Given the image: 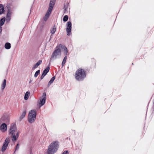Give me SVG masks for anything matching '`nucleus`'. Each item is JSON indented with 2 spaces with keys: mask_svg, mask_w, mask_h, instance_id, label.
<instances>
[{
  "mask_svg": "<svg viewBox=\"0 0 154 154\" xmlns=\"http://www.w3.org/2000/svg\"><path fill=\"white\" fill-rule=\"evenodd\" d=\"M68 16L67 15L65 16L63 18V21H66L68 19Z\"/></svg>",
  "mask_w": 154,
  "mask_h": 154,
  "instance_id": "nucleus-25",
  "label": "nucleus"
},
{
  "mask_svg": "<svg viewBox=\"0 0 154 154\" xmlns=\"http://www.w3.org/2000/svg\"><path fill=\"white\" fill-rule=\"evenodd\" d=\"M62 51L65 55H66L68 53V51H67V49L66 47H63V48Z\"/></svg>",
  "mask_w": 154,
  "mask_h": 154,
  "instance_id": "nucleus-21",
  "label": "nucleus"
},
{
  "mask_svg": "<svg viewBox=\"0 0 154 154\" xmlns=\"http://www.w3.org/2000/svg\"><path fill=\"white\" fill-rule=\"evenodd\" d=\"M20 131L18 130L15 124H12L9 130V134L11 135L12 140L13 141H16L18 138Z\"/></svg>",
  "mask_w": 154,
  "mask_h": 154,
  "instance_id": "nucleus-2",
  "label": "nucleus"
},
{
  "mask_svg": "<svg viewBox=\"0 0 154 154\" xmlns=\"http://www.w3.org/2000/svg\"><path fill=\"white\" fill-rule=\"evenodd\" d=\"M5 17H3L0 20V34L1 33L2 31L1 26L4 24L5 21Z\"/></svg>",
  "mask_w": 154,
  "mask_h": 154,
  "instance_id": "nucleus-12",
  "label": "nucleus"
},
{
  "mask_svg": "<svg viewBox=\"0 0 154 154\" xmlns=\"http://www.w3.org/2000/svg\"><path fill=\"white\" fill-rule=\"evenodd\" d=\"M60 146V143L57 140L52 142L48 146L46 152L47 154H54L58 149Z\"/></svg>",
  "mask_w": 154,
  "mask_h": 154,
  "instance_id": "nucleus-1",
  "label": "nucleus"
},
{
  "mask_svg": "<svg viewBox=\"0 0 154 154\" xmlns=\"http://www.w3.org/2000/svg\"><path fill=\"white\" fill-rule=\"evenodd\" d=\"M2 119L6 123L9 122L10 121L9 118L7 115H3L2 118Z\"/></svg>",
  "mask_w": 154,
  "mask_h": 154,
  "instance_id": "nucleus-10",
  "label": "nucleus"
},
{
  "mask_svg": "<svg viewBox=\"0 0 154 154\" xmlns=\"http://www.w3.org/2000/svg\"><path fill=\"white\" fill-rule=\"evenodd\" d=\"M72 24L69 21L67 22V25L66 28L67 35H70L71 31Z\"/></svg>",
  "mask_w": 154,
  "mask_h": 154,
  "instance_id": "nucleus-8",
  "label": "nucleus"
},
{
  "mask_svg": "<svg viewBox=\"0 0 154 154\" xmlns=\"http://www.w3.org/2000/svg\"><path fill=\"white\" fill-rule=\"evenodd\" d=\"M55 0H51L50 2L49 6L48 9H51L52 11L53 9L54 5L55 3Z\"/></svg>",
  "mask_w": 154,
  "mask_h": 154,
  "instance_id": "nucleus-13",
  "label": "nucleus"
},
{
  "mask_svg": "<svg viewBox=\"0 0 154 154\" xmlns=\"http://www.w3.org/2000/svg\"><path fill=\"white\" fill-rule=\"evenodd\" d=\"M52 11L50 9L49 10L48 9L47 12L45 15V16L44 17V20L45 21H46L48 19L49 15L51 14Z\"/></svg>",
  "mask_w": 154,
  "mask_h": 154,
  "instance_id": "nucleus-11",
  "label": "nucleus"
},
{
  "mask_svg": "<svg viewBox=\"0 0 154 154\" xmlns=\"http://www.w3.org/2000/svg\"><path fill=\"white\" fill-rule=\"evenodd\" d=\"M30 92H26L24 95V99L26 100H28L30 95Z\"/></svg>",
  "mask_w": 154,
  "mask_h": 154,
  "instance_id": "nucleus-17",
  "label": "nucleus"
},
{
  "mask_svg": "<svg viewBox=\"0 0 154 154\" xmlns=\"http://www.w3.org/2000/svg\"><path fill=\"white\" fill-rule=\"evenodd\" d=\"M6 79H4L1 88L2 89H4L6 85Z\"/></svg>",
  "mask_w": 154,
  "mask_h": 154,
  "instance_id": "nucleus-20",
  "label": "nucleus"
},
{
  "mask_svg": "<svg viewBox=\"0 0 154 154\" xmlns=\"http://www.w3.org/2000/svg\"><path fill=\"white\" fill-rule=\"evenodd\" d=\"M42 62V61L41 60H39L36 63V64L39 66L41 63Z\"/></svg>",
  "mask_w": 154,
  "mask_h": 154,
  "instance_id": "nucleus-27",
  "label": "nucleus"
},
{
  "mask_svg": "<svg viewBox=\"0 0 154 154\" xmlns=\"http://www.w3.org/2000/svg\"><path fill=\"white\" fill-rule=\"evenodd\" d=\"M67 56H66L64 59H63V61H62V65L63 66L65 63H66V60L67 59Z\"/></svg>",
  "mask_w": 154,
  "mask_h": 154,
  "instance_id": "nucleus-22",
  "label": "nucleus"
},
{
  "mask_svg": "<svg viewBox=\"0 0 154 154\" xmlns=\"http://www.w3.org/2000/svg\"><path fill=\"white\" fill-rule=\"evenodd\" d=\"M5 47L6 49H10L11 48V45L9 43H6L5 44Z\"/></svg>",
  "mask_w": 154,
  "mask_h": 154,
  "instance_id": "nucleus-15",
  "label": "nucleus"
},
{
  "mask_svg": "<svg viewBox=\"0 0 154 154\" xmlns=\"http://www.w3.org/2000/svg\"><path fill=\"white\" fill-rule=\"evenodd\" d=\"M4 9L3 6L2 5H0V14H2L4 12Z\"/></svg>",
  "mask_w": 154,
  "mask_h": 154,
  "instance_id": "nucleus-19",
  "label": "nucleus"
},
{
  "mask_svg": "<svg viewBox=\"0 0 154 154\" xmlns=\"http://www.w3.org/2000/svg\"><path fill=\"white\" fill-rule=\"evenodd\" d=\"M36 113L34 110H31L29 113L28 120L30 123L33 122L35 120Z\"/></svg>",
  "mask_w": 154,
  "mask_h": 154,
  "instance_id": "nucleus-4",
  "label": "nucleus"
},
{
  "mask_svg": "<svg viewBox=\"0 0 154 154\" xmlns=\"http://www.w3.org/2000/svg\"><path fill=\"white\" fill-rule=\"evenodd\" d=\"M7 130V126L5 123H2L0 126V130L2 132H5Z\"/></svg>",
  "mask_w": 154,
  "mask_h": 154,
  "instance_id": "nucleus-9",
  "label": "nucleus"
},
{
  "mask_svg": "<svg viewBox=\"0 0 154 154\" xmlns=\"http://www.w3.org/2000/svg\"><path fill=\"white\" fill-rule=\"evenodd\" d=\"M45 76V75H44L43 74H42L41 77V79H42Z\"/></svg>",
  "mask_w": 154,
  "mask_h": 154,
  "instance_id": "nucleus-29",
  "label": "nucleus"
},
{
  "mask_svg": "<svg viewBox=\"0 0 154 154\" xmlns=\"http://www.w3.org/2000/svg\"><path fill=\"white\" fill-rule=\"evenodd\" d=\"M55 76L53 77L51 79V80L48 83L49 85L51 84L52 83H53V82H54V80H55Z\"/></svg>",
  "mask_w": 154,
  "mask_h": 154,
  "instance_id": "nucleus-23",
  "label": "nucleus"
},
{
  "mask_svg": "<svg viewBox=\"0 0 154 154\" xmlns=\"http://www.w3.org/2000/svg\"><path fill=\"white\" fill-rule=\"evenodd\" d=\"M19 145L18 144H17V147H19Z\"/></svg>",
  "mask_w": 154,
  "mask_h": 154,
  "instance_id": "nucleus-30",
  "label": "nucleus"
},
{
  "mask_svg": "<svg viewBox=\"0 0 154 154\" xmlns=\"http://www.w3.org/2000/svg\"><path fill=\"white\" fill-rule=\"evenodd\" d=\"M85 76L84 71L82 69H79L76 71L75 77L77 80H79L84 78Z\"/></svg>",
  "mask_w": 154,
  "mask_h": 154,
  "instance_id": "nucleus-3",
  "label": "nucleus"
},
{
  "mask_svg": "<svg viewBox=\"0 0 154 154\" xmlns=\"http://www.w3.org/2000/svg\"><path fill=\"white\" fill-rule=\"evenodd\" d=\"M49 67H48L44 70L42 74L45 75L49 72Z\"/></svg>",
  "mask_w": 154,
  "mask_h": 154,
  "instance_id": "nucleus-18",
  "label": "nucleus"
},
{
  "mask_svg": "<svg viewBox=\"0 0 154 154\" xmlns=\"http://www.w3.org/2000/svg\"><path fill=\"white\" fill-rule=\"evenodd\" d=\"M40 72V70H38L36 71V72H35L34 76L36 78L37 76L38 75V74H39Z\"/></svg>",
  "mask_w": 154,
  "mask_h": 154,
  "instance_id": "nucleus-24",
  "label": "nucleus"
},
{
  "mask_svg": "<svg viewBox=\"0 0 154 154\" xmlns=\"http://www.w3.org/2000/svg\"><path fill=\"white\" fill-rule=\"evenodd\" d=\"M38 66L36 63L32 67V70H34L36 68H37Z\"/></svg>",
  "mask_w": 154,
  "mask_h": 154,
  "instance_id": "nucleus-26",
  "label": "nucleus"
},
{
  "mask_svg": "<svg viewBox=\"0 0 154 154\" xmlns=\"http://www.w3.org/2000/svg\"><path fill=\"white\" fill-rule=\"evenodd\" d=\"M46 96V94L44 93L42 96L40 98L39 100L38 101V106L39 107L42 106L45 103Z\"/></svg>",
  "mask_w": 154,
  "mask_h": 154,
  "instance_id": "nucleus-6",
  "label": "nucleus"
},
{
  "mask_svg": "<svg viewBox=\"0 0 154 154\" xmlns=\"http://www.w3.org/2000/svg\"><path fill=\"white\" fill-rule=\"evenodd\" d=\"M10 141V139L9 137H7L5 140L2 148V152L4 151L6 149Z\"/></svg>",
  "mask_w": 154,
  "mask_h": 154,
  "instance_id": "nucleus-7",
  "label": "nucleus"
},
{
  "mask_svg": "<svg viewBox=\"0 0 154 154\" xmlns=\"http://www.w3.org/2000/svg\"><path fill=\"white\" fill-rule=\"evenodd\" d=\"M26 113V112L25 111H24L23 112L20 118V120L23 119L25 117Z\"/></svg>",
  "mask_w": 154,
  "mask_h": 154,
  "instance_id": "nucleus-16",
  "label": "nucleus"
},
{
  "mask_svg": "<svg viewBox=\"0 0 154 154\" xmlns=\"http://www.w3.org/2000/svg\"><path fill=\"white\" fill-rule=\"evenodd\" d=\"M57 28L55 25L50 30V32L52 34H54L55 33Z\"/></svg>",
  "mask_w": 154,
  "mask_h": 154,
  "instance_id": "nucleus-14",
  "label": "nucleus"
},
{
  "mask_svg": "<svg viewBox=\"0 0 154 154\" xmlns=\"http://www.w3.org/2000/svg\"><path fill=\"white\" fill-rule=\"evenodd\" d=\"M69 152L67 151H64L62 154H68Z\"/></svg>",
  "mask_w": 154,
  "mask_h": 154,
  "instance_id": "nucleus-28",
  "label": "nucleus"
},
{
  "mask_svg": "<svg viewBox=\"0 0 154 154\" xmlns=\"http://www.w3.org/2000/svg\"><path fill=\"white\" fill-rule=\"evenodd\" d=\"M61 51L60 49H57L52 54L50 58L51 61L55 59L59 58L61 57Z\"/></svg>",
  "mask_w": 154,
  "mask_h": 154,
  "instance_id": "nucleus-5",
  "label": "nucleus"
}]
</instances>
